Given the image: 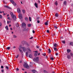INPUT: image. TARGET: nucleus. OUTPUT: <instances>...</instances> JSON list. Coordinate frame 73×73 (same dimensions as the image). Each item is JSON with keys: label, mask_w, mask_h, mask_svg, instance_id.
I'll use <instances>...</instances> for the list:
<instances>
[{"label": "nucleus", "mask_w": 73, "mask_h": 73, "mask_svg": "<svg viewBox=\"0 0 73 73\" xmlns=\"http://www.w3.org/2000/svg\"><path fill=\"white\" fill-rule=\"evenodd\" d=\"M15 48H16V46H14L13 47V49H15Z\"/></svg>", "instance_id": "13d9d810"}, {"label": "nucleus", "mask_w": 73, "mask_h": 73, "mask_svg": "<svg viewBox=\"0 0 73 73\" xmlns=\"http://www.w3.org/2000/svg\"><path fill=\"white\" fill-rule=\"evenodd\" d=\"M36 52V53H38V51H35V52Z\"/></svg>", "instance_id": "e2e57ef3"}, {"label": "nucleus", "mask_w": 73, "mask_h": 73, "mask_svg": "<svg viewBox=\"0 0 73 73\" xmlns=\"http://www.w3.org/2000/svg\"><path fill=\"white\" fill-rule=\"evenodd\" d=\"M42 55H43V56H45V55H46V53H43L42 54Z\"/></svg>", "instance_id": "c9c22d12"}, {"label": "nucleus", "mask_w": 73, "mask_h": 73, "mask_svg": "<svg viewBox=\"0 0 73 73\" xmlns=\"http://www.w3.org/2000/svg\"><path fill=\"white\" fill-rule=\"evenodd\" d=\"M29 19L30 21H32V20H31V17H29Z\"/></svg>", "instance_id": "72a5a7b5"}, {"label": "nucleus", "mask_w": 73, "mask_h": 73, "mask_svg": "<svg viewBox=\"0 0 73 73\" xmlns=\"http://www.w3.org/2000/svg\"><path fill=\"white\" fill-rule=\"evenodd\" d=\"M23 66L25 68H27V69H29V66L28 65V64L26 63H25L23 65Z\"/></svg>", "instance_id": "7ed1b4c3"}, {"label": "nucleus", "mask_w": 73, "mask_h": 73, "mask_svg": "<svg viewBox=\"0 0 73 73\" xmlns=\"http://www.w3.org/2000/svg\"><path fill=\"white\" fill-rule=\"evenodd\" d=\"M33 33H35V31L34 30L33 31Z\"/></svg>", "instance_id": "6e6d98bb"}, {"label": "nucleus", "mask_w": 73, "mask_h": 73, "mask_svg": "<svg viewBox=\"0 0 73 73\" xmlns=\"http://www.w3.org/2000/svg\"><path fill=\"white\" fill-rule=\"evenodd\" d=\"M10 47H8L7 48V49H8V50H9V49H10Z\"/></svg>", "instance_id": "4c0bfd02"}, {"label": "nucleus", "mask_w": 73, "mask_h": 73, "mask_svg": "<svg viewBox=\"0 0 73 73\" xmlns=\"http://www.w3.org/2000/svg\"><path fill=\"white\" fill-rule=\"evenodd\" d=\"M26 55L27 57L28 56V52H27L26 53Z\"/></svg>", "instance_id": "412c9836"}, {"label": "nucleus", "mask_w": 73, "mask_h": 73, "mask_svg": "<svg viewBox=\"0 0 73 73\" xmlns=\"http://www.w3.org/2000/svg\"><path fill=\"white\" fill-rule=\"evenodd\" d=\"M6 69H9V68L8 67V66H6Z\"/></svg>", "instance_id": "37998d69"}, {"label": "nucleus", "mask_w": 73, "mask_h": 73, "mask_svg": "<svg viewBox=\"0 0 73 73\" xmlns=\"http://www.w3.org/2000/svg\"><path fill=\"white\" fill-rule=\"evenodd\" d=\"M19 70V68H17V71H18V70Z\"/></svg>", "instance_id": "4d7b16f0"}, {"label": "nucleus", "mask_w": 73, "mask_h": 73, "mask_svg": "<svg viewBox=\"0 0 73 73\" xmlns=\"http://www.w3.org/2000/svg\"><path fill=\"white\" fill-rule=\"evenodd\" d=\"M37 55H38V52L35 53L34 54V56L35 57H36Z\"/></svg>", "instance_id": "dca6fc26"}, {"label": "nucleus", "mask_w": 73, "mask_h": 73, "mask_svg": "<svg viewBox=\"0 0 73 73\" xmlns=\"http://www.w3.org/2000/svg\"><path fill=\"white\" fill-rule=\"evenodd\" d=\"M17 37V36H16V35H14L13 36V38H16Z\"/></svg>", "instance_id": "bb28decb"}, {"label": "nucleus", "mask_w": 73, "mask_h": 73, "mask_svg": "<svg viewBox=\"0 0 73 73\" xmlns=\"http://www.w3.org/2000/svg\"><path fill=\"white\" fill-rule=\"evenodd\" d=\"M25 19L26 21H28V18L27 17L25 18Z\"/></svg>", "instance_id": "c756f323"}, {"label": "nucleus", "mask_w": 73, "mask_h": 73, "mask_svg": "<svg viewBox=\"0 0 73 73\" xmlns=\"http://www.w3.org/2000/svg\"><path fill=\"white\" fill-rule=\"evenodd\" d=\"M23 52H25V51H26V48L25 47H23Z\"/></svg>", "instance_id": "9d476101"}, {"label": "nucleus", "mask_w": 73, "mask_h": 73, "mask_svg": "<svg viewBox=\"0 0 73 73\" xmlns=\"http://www.w3.org/2000/svg\"><path fill=\"white\" fill-rule=\"evenodd\" d=\"M19 17L20 19H21L23 18V16L21 13H20L19 15Z\"/></svg>", "instance_id": "6e6552de"}, {"label": "nucleus", "mask_w": 73, "mask_h": 73, "mask_svg": "<svg viewBox=\"0 0 73 73\" xmlns=\"http://www.w3.org/2000/svg\"><path fill=\"white\" fill-rule=\"evenodd\" d=\"M47 33H49V30H47Z\"/></svg>", "instance_id": "de8ad7c7"}, {"label": "nucleus", "mask_w": 73, "mask_h": 73, "mask_svg": "<svg viewBox=\"0 0 73 73\" xmlns=\"http://www.w3.org/2000/svg\"><path fill=\"white\" fill-rule=\"evenodd\" d=\"M1 71L2 72H4V70H2Z\"/></svg>", "instance_id": "bf43d9fd"}, {"label": "nucleus", "mask_w": 73, "mask_h": 73, "mask_svg": "<svg viewBox=\"0 0 73 73\" xmlns=\"http://www.w3.org/2000/svg\"><path fill=\"white\" fill-rule=\"evenodd\" d=\"M8 7V6L7 5H5L4 7H5V8H7V7Z\"/></svg>", "instance_id": "864d4df0"}, {"label": "nucleus", "mask_w": 73, "mask_h": 73, "mask_svg": "<svg viewBox=\"0 0 73 73\" xmlns=\"http://www.w3.org/2000/svg\"><path fill=\"white\" fill-rule=\"evenodd\" d=\"M2 18H3L2 15H0V19H2Z\"/></svg>", "instance_id": "a19ab883"}, {"label": "nucleus", "mask_w": 73, "mask_h": 73, "mask_svg": "<svg viewBox=\"0 0 73 73\" xmlns=\"http://www.w3.org/2000/svg\"><path fill=\"white\" fill-rule=\"evenodd\" d=\"M54 4L55 5H56V6H57V5H58V3H57V1L55 2Z\"/></svg>", "instance_id": "6ab92c4d"}, {"label": "nucleus", "mask_w": 73, "mask_h": 73, "mask_svg": "<svg viewBox=\"0 0 73 73\" xmlns=\"http://www.w3.org/2000/svg\"><path fill=\"white\" fill-rule=\"evenodd\" d=\"M33 38V37H32L29 38V39H32Z\"/></svg>", "instance_id": "0e129e2a"}, {"label": "nucleus", "mask_w": 73, "mask_h": 73, "mask_svg": "<svg viewBox=\"0 0 73 73\" xmlns=\"http://www.w3.org/2000/svg\"><path fill=\"white\" fill-rule=\"evenodd\" d=\"M16 26L17 27H19V24L17 23L16 25Z\"/></svg>", "instance_id": "7c9ffc66"}, {"label": "nucleus", "mask_w": 73, "mask_h": 73, "mask_svg": "<svg viewBox=\"0 0 73 73\" xmlns=\"http://www.w3.org/2000/svg\"><path fill=\"white\" fill-rule=\"evenodd\" d=\"M44 72L45 73H47V72L46 70H44Z\"/></svg>", "instance_id": "c03bdc74"}, {"label": "nucleus", "mask_w": 73, "mask_h": 73, "mask_svg": "<svg viewBox=\"0 0 73 73\" xmlns=\"http://www.w3.org/2000/svg\"><path fill=\"white\" fill-rule=\"evenodd\" d=\"M22 12L24 14V13H25V11L24 10H23Z\"/></svg>", "instance_id": "473e14b6"}, {"label": "nucleus", "mask_w": 73, "mask_h": 73, "mask_svg": "<svg viewBox=\"0 0 73 73\" xmlns=\"http://www.w3.org/2000/svg\"><path fill=\"white\" fill-rule=\"evenodd\" d=\"M0 26H1V23L0 22Z\"/></svg>", "instance_id": "338daca9"}, {"label": "nucleus", "mask_w": 73, "mask_h": 73, "mask_svg": "<svg viewBox=\"0 0 73 73\" xmlns=\"http://www.w3.org/2000/svg\"><path fill=\"white\" fill-rule=\"evenodd\" d=\"M1 68H2V69H3V68H4V67L3 66H1Z\"/></svg>", "instance_id": "3c124183"}, {"label": "nucleus", "mask_w": 73, "mask_h": 73, "mask_svg": "<svg viewBox=\"0 0 73 73\" xmlns=\"http://www.w3.org/2000/svg\"><path fill=\"white\" fill-rule=\"evenodd\" d=\"M27 46H29V44H27Z\"/></svg>", "instance_id": "69168bd1"}, {"label": "nucleus", "mask_w": 73, "mask_h": 73, "mask_svg": "<svg viewBox=\"0 0 73 73\" xmlns=\"http://www.w3.org/2000/svg\"><path fill=\"white\" fill-rule=\"evenodd\" d=\"M7 24H9V21H7Z\"/></svg>", "instance_id": "680f3d73"}, {"label": "nucleus", "mask_w": 73, "mask_h": 73, "mask_svg": "<svg viewBox=\"0 0 73 73\" xmlns=\"http://www.w3.org/2000/svg\"><path fill=\"white\" fill-rule=\"evenodd\" d=\"M7 8H8V9H10V8H11L10 7H9L7 6Z\"/></svg>", "instance_id": "8fccbe9b"}, {"label": "nucleus", "mask_w": 73, "mask_h": 73, "mask_svg": "<svg viewBox=\"0 0 73 73\" xmlns=\"http://www.w3.org/2000/svg\"><path fill=\"white\" fill-rule=\"evenodd\" d=\"M55 16L56 17H58V13H56L55 14Z\"/></svg>", "instance_id": "ddd939ff"}, {"label": "nucleus", "mask_w": 73, "mask_h": 73, "mask_svg": "<svg viewBox=\"0 0 73 73\" xmlns=\"http://www.w3.org/2000/svg\"><path fill=\"white\" fill-rule=\"evenodd\" d=\"M23 31L25 32V31H27V29L25 28H24V29H23Z\"/></svg>", "instance_id": "393cba45"}, {"label": "nucleus", "mask_w": 73, "mask_h": 73, "mask_svg": "<svg viewBox=\"0 0 73 73\" xmlns=\"http://www.w3.org/2000/svg\"><path fill=\"white\" fill-rule=\"evenodd\" d=\"M29 66L30 67H31V68H33V66L31 65H29Z\"/></svg>", "instance_id": "79ce46f5"}, {"label": "nucleus", "mask_w": 73, "mask_h": 73, "mask_svg": "<svg viewBox=\"0 0 73 73\" xmlns=\"http://www.w3.org/2000/svg\"><path fill=\"white\" fill-rule=\"evenodd\" d=\"M39 60L38 57H36L35 58H34V59H33V60L34 62H38Z\"/></svg>", "instance_id": "20e7f679"}, {"label": "nucleus", "mask_w": 73, "mask_h": 73, "mask_svg": "<svg viewBox=\"0 0 73 73\" xmlns=\"http://www.w3.org/2000/svg\"><path fill=\"white\" fill-rule=\"evenodd\" d=\"M10 1L13 4V5H14L15 6H16V4L14 1H13V0H10Z\"/></svg>", "instance_id": "39448f33"}, {"label": "nucleus", "mask_w": 73, "mask_h": 73, "mask_svg": "<svg viewBox=\"0 0 73 73\" xmlns=\"http://www.w3.org/2000/svg\"><path fill=\"white\" fill-rule=\"evenodd\" d=\"M36 48H39V46H37Z\"/></svg>", "instance_id": "052dcab7"}, {"label": "nucleus", "mask_w": 73, "mask_h": 73, "mask_svg": "<svg viewBox=\"0 0 73 73\" xmlns=\"http://www.w3.org/2000/svg\"><path fill=\"white\" fill-rule=\"evenodd\" d=\"M5 28L6 29L7 31H8V30H9V29H8V26H6L5 27Z\"/></svg>", "instance_id": "2eb2a0df"}, {"label": "nucleus", "mask_w": 73, "mask_h": 73, "mask_svg": "<svg viewBox=\"0 0 73 73\" xmlns=\"http://www.w3.org/2000/svg\"><path fill=\"white\" fill-rule=\"evenodd\" d=\"M70 55H71V56H73V53H70Z\"/></svg>", "instance_id": "49530a36"}, {"label": "nucleus", "mask_w": 73, "mask_h": 73, "mask_svg": "<svg viewBox=\"0 0 73 73\" xmlns=\"http://www.w3.org/2000/svg\"><path fill=\"white\" fill-rule=\"evenodd\" d=\"M48 21H47L44 24L45 25H48Z\"/></svg>", "instance_id": "a211bd4d"}, {"label": "nucleus", "mask_w": 73, "mask_h": 73, "mask_svg": "<svg viewBox=\"0 0 73 73\" xmlns=\"http://www.w3.org/2000/svg\"><path fill=\"white\" fill-rule=\"evenodd\" d=\"M57 48L56 47H54V50H55V51H57Z\"/></svg>", "instance_id": "c85d7f7f"}, {"label": "nucleus", "mask_w": 73, "mask_h": 73, "mask_svg": "<svg viewBox=\"0 0 73 73\" xmlns=\"http://www.w3.org/2000/svg\"><path fill=\"white\" fill-rule=\"evenodd\" d=\"M22 27L23 28H26V24L25 23H23L22 24Z\"/></svg>", "instance_id": "423d86ee"}, {"label": "nucleus", "mask_w": 73, "mask_h": 73, "mask_svg": "<svg viewBox=\"0 0 73 73\" xmlns=\"http://www.w3.org/2000/svg\"><path fill=\"white\" fill-rule=\"evenodd\" d=\"M10 15L12 19H13L14 21H16V16L14 15L12 12L10 13Z\"/></svg>", "instance_id": "f257e3e1"}, {"label": "nucleus", "mask_w": 73, "mask_h": 73, "mask_svg": "<svg viewBox=\"0 0 73 73\" xmlns=\"http://www.w3.org/2000/svg\"><path fill=\"white\" fill-rule=\"evenodd\" d=\"M19 55H17V57H16V56H15V57H16V58H18V57H19Z\"/></svg>", "instance_id": "ea45409f"}, {"label": "nucleus", "mask_w": 73, "mask_h": 73, "mask_svg": "<svg viewBox=\"0 0 73 73\" xmlns=\"http://www.w3.org/2000/svg\"><path fill=\"white\" fill-rule=\"evenodd\" d=\"M29 57L30 58H32V55L31 54H30L29 55Z\"/></svg>", "instance_id": "4be33fe9"}, {"label": "nucleus", "mask_w": 73, "mask_h": 73, "mask_svg": "<svg viewBox=\"0 0 73 73\" xmlns=\"http://www.w3.org/2000/svg\"><path fill=\"white\" fill-rule=\"evenodd\" d=\"M27 49V50H28L30 52H31V50H30V48H28Z\"/></svg>", "instance_id": "a878e982"}, {"label": "nucleus", "mask_w": 73, "mask_h": 73, "mask_svg": "<svg viewBox=\"0 0 73 73\" xmlns=\"http://www.w3.org/2000/svg\"><path fill=\"white\" fill-rule=\"evenodd\" d=\"M38 3H40V0H38Z\"/></svg>", "instance_id": "5fc2aeb1"}, {"label": "nucleus", "mask_w": 73, "mask_h": 73, "mask_svg": "<svg viewBox=\"0 0 73 73\" xmlns=\"http://www.w3.org/2000/svg\"><path fill=\"white\" fill-rule=\"evenodd\" d=\"M56 56H58V53H57L56 54Z\"/></svg>", "instance_id": "603ef678"}, {"label": "nucleus", "mask_w": 73, "mask_h": 73, "mask_svg": "<svg viewBox=\"0 0 73 73\" xmlns=\"http://www.w3.org/2000/svg\"><path fill=\"white\" fill-rule=\"evenodd\" d=\"M54 46L55 47H57V44L56 43H54Z\"/></svg>", "instance_id": "f8f14e48"}, {"label": "nucleus", "mask_w": 73, "mask_h": 73, "mask_svg": "<svg viewBox=\"0 0 73 73\" xmlns=\"http://www.w3.org/2000/svg\"><path fill=\"white\" fill-rule=\"evenodd\" d=\"M19 51H20L21 53L22 56V57H23V50L21 49H22V47L21 46H20L19 47Z\"/></svg>", "instance_id": "f03ea898"}, {"label": "nucleus", "mask_w": 73, "mask_h": 73, "mask_svg": "<svg viewBox=\"0 0 73 73\" xmlns=\"http://www.w3.org/2000/svg\"><path fill=\"white\" fill-rule=\"evenodd\" d=\"M50 59L51 60H54V58H53L51 57Z\"/></svg>", "instance_id": "58836bf2"}, {"label": "nucleus", "mask_w": 73, "mask_h": 73, "mask_svg": "<svg viewBox=\"0 0 73 73\" xmlns=\"http://www.w3.org/2000/svg\"><path fill=\"white\" fill-rule=\"evenodd\" d=\"M37 23H40V21L37 20Z\"/></svg>", "instance_id": "a18cd8bd"}, {"label": "nucleus", "mask_w": 73, "mask_h": 73, "mask_svg": "<svg viewBox=\"0 0 73 73\" xmlns=\"http://www.w3.org/2000/svg\"><path fill=\"white\" fill-rule=\"evenodd\" d=\"M7 19L9 20V19H10V18H9V17H8Z\"/></svg>", "instance_id": "774afa93"}, {"label": "nucleus", "mask_w": 73, "mask_h": 73, "mask_svg": "<svg viewBox=\"0 0 73 73\" xmlns=\"http://www.w3.org/2000/svg\"><path fill=\"white\" fill-rule=\"evenodd\" d=\"M32 72L34 73H37V72L35 70H32Z\"/></svg>", "instance_id": "1a4fd4ad"}, {"label": "nucleus", "mask_w": 73, "mask_h": 73, "mask_svg": "<svg viewBox=\"0 0 73 73\" xmlns=\"http://www.w3.org/2000/svg\"><path fill=\"white\" fill-rule=\"evenodd\" d=\"M67 58L68 59H70V56L68 55L67 56Z\"/></svg>", "instance_id": "4468645a"}, {"label": "nucleus", "mask_w": 73, "mask_h": 73, "mask_svg": "<svg viewBox=\"0 0 73 73\" xmlns=\"http://www.w3.org/2000/svg\"><path fill=\"white\" fill-rule=\"evenodd\" d=\"M70 44L72 46H73V42H71L70 43Z\"/></svg>", "instance_id": "b1692460"}, {"label": "nucleus", "mask_w": 73, "mask_h": 73, "mask_svg": "<svg viewBox=\"0 0 73 73\" xmlns=\"http://www.w3.org/2000/svg\"><path fill=\"white\" fill-rule=\"evenodd\" d=\"M17 10L18 13L19 14L21 13V10H20V8H17Z\"/></svg>", "instance_id": "0eeeda50"}, {"label": "nucleus", "mask_w": 73, "mask_h": 73, "mask_svg": "<svg viewBox=\"0 0 73 73\" xmlns=\"http://www.w3.org/2000/svg\"><path fill=\"white\" fill-rule=\"evenodd\" d=\"M64 5H66V1H64Z\"/></svg>", "instance_id": "e433bc0d"}, {"label": "nucleus", "mask_w": 73, "mask_h": 73, "mask_svg": "<svg viewBox=\"0 0 73 73\" xmlns=\"http://www.w3.org/2000/svg\"><path fill=\"white\" fill-rule=\"evenodd\" d=\"M40 19L39 17H38L37 18V20H39L38 19Z\"/></svg>", "instance_id": "09e8293b"}, {"label": "nucleus", "mask_w": 73, "mask_h": 73, "mask_svg": "<svg viewBox=\"0 0 73 73\" xmlns=\"http://www.w3.org/2000/svg\"><path fill=\"white\" fill-rule=\"evenodd\" d=\"M54 28H55V29H57V27L56 26H54Z\"/></svg>", "instance_id": "2f4dec72"}, {"label": "nucleus", "mask_w": 73, "mask_h": 73, "mask_svg": "<svg viewBox=\"0 0 73 73\" xmlns=\"http://www.w3.org/2000/svg\"><path fill=\"white\" fill-rule=\"evenodd\" d=\"M31 25H32L31 24H29L27 25V26L28 27H31Z\"/></svg>", "instance_id": "5701e85b"}, {"label": "nucleus", "mask_w": 73, "mask_h": 73, "mask_svg": "<svg viewBox=\"0 0 73 73\" xmlns=\"http://www.w3.org/2000/svg\"><path fill=\"white\" fill-rule=\"evenodd\" d=\"M71 51V50H70L69 49H68L67 50V53H69V52H70V51Z\"/></svg>", "instance_id": "f3484780"}, {"label": "nucleus", "mask_w": 73, "mask_h": 73, "mask_svg": "<svg viewBox=\"0 0 73 73\" xmlns=\"http://www.w3.org/2000/svg\"><path fill=\"white\" fill-rule=\"evenodd\" d=\"M35 5L36 8H38V6L37 5V4L36 3H35Z\"/></svg>", "instance_id": "9b49d317"}, {"label": "nucleus", "mask_w": 73, "mask_h": 73, "mask_svg": "<svg viewBox=\"0 0 73 73\" xmlns=\"http://www.w3.org/2000/svg\"><path fill=\"white\" fill-rule=\"evenodd\" d=\"M48 50L49 52H48V53H51V50H50V48H49Z\"/></svg>", "instance_id": "aec40b11"}, {"label": "nucleus", "mask_w": 73, "mask_h": 73, "mask_svg": "<svg viewBox=\"0 0 73 73\" xmlns=\"http://www.w3.org/2000/svg\"><path fill=\"white\" fill-rule=\"evenodd\" d=\"M62 42L63 44H65V40H62Z\"/></svg>", "instance_id": "cd10ccee"}, {"label": "nucleus", "mask_w": 73, "mask_h": 73, "mask_svg": "<svg viewBox=\"0 0 73 73\" xmlns=\"http://www.w3.org/2000/svg\"><path fill=\"white\" fill-rule=\"evenodd\" d=\"M30 64H31V65H33V62H30Z\"/></svg>", "instance_id": "f704fd0d"}]
</instances>
